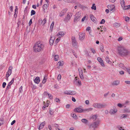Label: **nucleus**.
<instances>
[{
    "mask_svg": "<svg viewBox=\"0 0 130 130\" xmlns=\"http://www.w3.org/2000/svg\"><path fill=\"white\" fill-rule=\"evenodd\" d=\"M117 50L118 54L121 56H126L130 53L125 48L121 46L118 47Z\"/></svg>",
    "mask_w": 130,
    "mask_h": 130,
    "instance_id": "obj_1",
    "label": "nucleus"
},
{
    "mask_svg": "<svg viewBox=\"0 0 130 130\" xmlns=\"http://www.w3.org/2000/svg\"><path fill=\"white\" fill-rule=\"evenodd\" d=\"M44 45L42 43L37 42L34 45L33 49L36 52H39L43 50Z\"/></svg>",
    "mask_w": 130,
    "mask_h": 130,
    "instance_id": "obj_2",
    "label": "nucleus"
},
{
    "mask_svg": "<svg viewBox=\"0 0 130 130\" xmlns=\"http://www.w3.org/2000/svg\"><path fill=\"white\" fill-rule=\"evenodd\" d=\"M99 123L98 122H94L91 124L90 126V130H96L98 127Z\"/></svg>",
    "mask_w": 130,
    "mask_h": 130,
    "instance_id": "obj_3",
    "label": "nucleus"
},
{
    "mask_svg": "<svg viewBox=\"0 0 130 130\" xmlns=\"http://www.w3.org/2000/svg\"><path fill=\"white\" fill-rule=\"evenodd\" d=\"M106 106L105 104L98 103H94L93 105V107L98 108H103L105 107Z\"/></svg>",
    "mask_w": 130,
    "mask_h": 130,
    "instance_id": "obj_4",
    "label": "nucleus"
},
{
    "mask_svg": "<svg viewBox=\"0 0 130 130\" xmlns=\"http://www.w3.org/2000/svg\"><path fill=\"white\" fill-rule=\"evenodd\" d=\"M80 14L78 12L75 15L74 21L75 22L79 21L80 19Z\"/></svg>",
    "mask_w": 130,
    "mask_h": 130,
    "instance_id": "obj_5",
    "label": "nucleus"
},
{
    "mask_svg": "<svg viewBox=\"0 0 130 130\" xmlns=\"http://www.w3.org/2000/svg\"><path fill=\"white\" fill-rule=\"evenodd\" d=\"M64 93L67 95H74L76 93V92L74 91H71L69 90L68 91L66 90L64 92Z\"/></svg>",
    "mask_w": 130,
    "mask_h": 130,
    "instance_id": "obj_6",
    "label": "nucleus"
},
{
    "mask_svg": "<svg viewBox=\"0 0 130 130\" xmlns=\"http://www.w3.org/2000/svg\"><path fill=\"white\" fill-rule=\"evenodd\" d=\"M79 36V39L81 41H83L84 39L85 34V33L83 32H80L78 34Z\"/></svg>",
    "mask_w": 130,
    "mask_h": 130,
    "instance_id": "obj_7",
    "label": "nucleus"
},
{
    "mask_svg": "<svg viewBox=\"0 0 130 130\" xmlns=\"http://www.w3.org/2000/svg\"><path fill=\"white\" fill-rule=\"evenodd\" d=\"M72 41L73 46H76L77 44V42L76 41V39L74 36H73L72 37Z\"/></svg>",
    "mask_w": 130,
    "mask_h": 130,
    "instance_id": "obj_8",
    "label": "nucleus"
},
{
    "mask_svg": "<svg viewBox=\"0 0 130 130\" xmlns=\"http://www.w3.org/2000/svg\"><path fill=\"white\" fill-rule=\"evenodd\" d=\"M84 109L79 107L75 108L74 111L75 112L79 113H81L84 112Z\"/></svg>",
    "mask_w": 130,
    "mask_h": 130,
    "instance_id": "obj_9",
    "label": "nucleus"
},
{
    "mask_svg": "<svg viewBox=\"0 0 130 130\" xmlns=\"http://www.w3.org/2000/svg\"><path fill=\"white\" fill-rule=\"evenodd\" d=\"M117 111V110L115 107L113 108V109H111L109 111V112L111 114H114Z\"/></svg>",
    "mask_w": 130,
    "mask_h": 130,
    "instance_id": "obj_10",
    "label": "nucleus"
},
{
    "mask_svg": "<svg viewBox=\"0 0 130 130\" xmlns=\"http://www.w3.org/2000/svg\"><path fill=\"white\" fill-rule=\"evenodd\" d=\"M55 39V37L54 36L51 37L50 39V45H52L54 42V40Z\"/></svg>",
    "mask_w": 130,
    "mask_h": 130,
    "instance_id": "obj_11",
    "label": "nucleus"
},
{
    "mask_svg": "<svg viewBox=\"0 0 130 130\" xmlns=\"http://www.w3.org/2000/svg\"><path fill=\"white\" fill-rule=\"evenodd\" d=\"M67 10V9H65L61 11V12L59 14V16L60 17H62L65 14Z\"/></svg>",
    "mask_w": 130,
    "mask_h": 130,
    "instance_id": "obj_12",
    "label": "nucleus"
},
{
    "mask_svg": "<svg viewBox=\"0 0 130 130\" xmlns=\"http://www.w3.org/2000/svg\"><path fill=\"white\" fill-rule=\"evenodd\" d=\"M120 84V81L119 80H116L113 81L111 83V85L113 86H116Z\"/></svg>",
    "mask_w": 130,
    "mask_h": 130,
    "instance_id": "obj_13",
    "label": "nucleus"
},
{
    "mask_svg": "<svg viewBox=\"0 0 130 130\" xmlns=\"http://www.w3.org/2000/svg\"><path fill=\"white\" fill-rule=\"evenodd\" d=\"M45 121H44L41 123L40 124L39 127L38 128V129L39 130H40L42 129L44 127V126L45 125Z\"/></svg>",
    "mask_w": 130,
    "mask_h": 130,
    "instance_id": "obj_14",
    "label": "nucleus"
},
{
    "mask_svg": "<svg viewBox=\"0 0 130 130\" xmlns=\"http://www.w3.org/2000/svg\"><path fill=\"white\" fill-rule=\"evenodd\" d=\"M120 3L123 9L125 6V3L124 0H120Z\"/></svg>",
    "mask_w": 130,
    "mask_h": 130,
    "instance_id": "obj_15",
    "label": "nucleus"
},
{
    "mask_svg": "<svg viewBox=\"0 0 130 130\" xmlns=\"http://www.w3.org/2000/svg\"><path fill=\"white\" fill-rule=\"evenodd\" d=\"M34 81L35 83L37 84H39L40 82L39 77H36L35 79H34Z\"/></svg>",
    "mask_w": 130,
    "mask_h": 130,
    "instance_id": "obj_16",
    "label": "nucleus"
},
{
    "mask_svg": "<svg viewBox=\"0 0 130 130\" xmlns=\"http://www.w3.org/2000/svg\"><path fill=\"white\" fill-rule=\"evenodd\" d=\"M90 17L91 20L95 23L96 22V20H96L94 16L92 14H90Z\"/></svg>",
    "mask_w": 130,
    "mask_h": 130,
    "instance_id": "obj_17",
    "label": "nucleus"
},
{
    "mask_svg": "<svg viewBox=\"0 0 130 130\" xmlns=\"http://www.w3.org/2000/svg\"><path fill=\"white\" fill-rule=\"evenodd\" d=\"M72 15V13L69 12L67 14V15L66 18V19L68 20H69L70 19Z\"/></svg>",
    "mask_w": 130,
    "mask_h": 130,
    "instance_id": "obj_18",
    "label": "nucleus"
},
{
    "mask_svg": "<svg viewBox=\"0 0 130 130\" xmlns=\"http://www.w3.org/2000/svg\"><path fill=\"white\" fill-rule=\"evenodd\" d=\"M79 73H85L86 71V70L85 69H82L80 68L78 69Z\"/></svg>",
    "mask_w": 130,
    "mask_h": 130,
    "instance_id": "obj_19",
    "label": "nucleus"
},
{
    "mask_svg": "<svg viewBox=\"0 0 130 130\" xmlns=\"http://www.w3.org/2000/svg\"><path fill=\"white\" fill-rule=\"evenodd\" d=\"M119 66L120 67L124 70L127 69V68L124 66V64L122 63H120L119 64Z\"/></svg>",
    "mask_w": 130,
    "mask_h": 130,
    "instance_id": "obj_20",
    "label": "nucleus"
},
{
    "mask_svg": "<svg viewBox=\"0 0 130 130\" xmlns=\"http://www.w3.org/2000/svg\"><path fill=\"white\" fill-rule=\"evenodd\" d=\"M65 33L62 31H60L57 34V36H59V35L61 36V37L63 36L65 34Z\"/></svg>",
    "mask_w": 130,
    "mask_h": 130,
    "instance_id": "obj_21",
    "label": "nucleus"
},
{
    "mask_svg": "<svg viewBox=\"0 0 130 130\" xmlns=\"http://www.w3.org/2000/svg\"><path fill=\"white\" fill-rule=\"evenodd\" d=\"M128 115V114H123L120 116V118L121 119L126 118L127 117Z\"/></svg>",
    "mask_w": 130,
    "mask_h": 130,
    "instance_id": "obj_22",
    "label": "nucleus"
},
{
    "mask_svg": "<svg viewBox=\"0 0 130 130\" xmlns=\"http://www.w3.org/2000/svg\"><path fill=\"white\" fill-rule=\"evenodd\" d=\"M124 113H130V109L128 108H126L123 110Z\"/></svg>",
    "mask_w": 130,
    "mask_h": 130,
    "instance_id": "obj_23",
    "label": "nucleus"
},
{
    "mask_svg": "<svg viewBox=\"0 0 130 130\" xmlns=\"http://www.w3.org/2000/svg\"><path fill=\"white\" fill-rule=\"evenodd\" d=\"M64 64V62L62 61H59L57 63V65L59 66H62Z\"/></svg>",
    "mask_w": 130,
    "mask_h": 130,
    "instance_id": "obj_24",
    "label": "nucleus"
},
{
    "mask_svg": "<svg viewBox=\"0 0 130 130\" xmlns=\"http://www.w3.org/2000/svg\"><path fill=\"white\" fill-rule=\"evenodd\" d=\"M47 8V4H44L43 6V9L44 11L45 12H46L45 10Z\"/></svg>",
    "mask_w": 130,
    "mask_h": 130,
    "instance_id": "obj_25",
    "label": "nucleus"
},
{
    "mask_svg": "<svg viewBox=\"0 0 130 130\" xmlns=\"http://www.w3.org/2000/svg\"><path fill=\"white\" fill-rule=\"evenodd\" d=\"M106 62L110 64H111L112 63L111 61L109 60V59L108 57H106Z\"/></svg>",
    "mask_w": 130,
    "mask_h": 130,
    "instance_id": "obj_26",
    "label": "nucleus"
},
{
    "mask_svg": "<svg viewBox=\"0 0 130 130\" xmlns=\"http://www.w3.org/2000/svg\"><path fill=\"white\" fill-rule=\"evenodd\" d=\"M110 11L112 12H113V10H114V9H115V6L114 5H111L110 6Z\"/></svg>",
    "mask_w": 130,
    "mask_h": 130,
    "instance_id": "obj_27",
    "label": "nucleus"
},
{
    "mask_svg": "<svg viewBox=\"0 0 130 130\" xmlns=\"http://www.w3.org/2000/svg\"><path fill=\"white\" fill-rule=\"evenodd\" d=\"M117 106H118L119 107L121 108L123 107H126V106H124V104H122L120 103H119L117 104Z\"/></svg>",
    "mask_w": 130,
    "mask_h": 130,
    "instance_id": "obj_28",
    "label": "nucleus"
},
{
    "mask_svg": "<svg viewBox=\"0 0 130 130\" xmlns=\"http://www.w3.org/2000/svg\"><path fill=\"white\" fill-rule=\"evenodd\" d=\"M71 116L72 117L75 119H77V117L75 114L72 113L71 114Z\"/></svg>",
    "mask_w": 130,
    "mask_h": 130,
    "instance_id": "obj_29",
    "label": "nucleus"
},
{
    "mask_svg": "<svg viewBox=\"0 0 130 130\" xmlns=\"http://www.w3.org/2000/svg\"><path fill=\"white\" fill-rule=\"evenodd\" d=\"M12 67L11 66H10L8 70L7 73H11L12 70Z\"/></svg>",
    "mask_w": 130,
    "mask_h": 130,
    "instance_id": "obj_30",
    "label": "nucleus"
},
{
    "mask_svg": "<svg viewBox=\"0 0 130 130\" xmlns=\"http://www.w3.org/2000/svg\"><path fill=\"white\" fill-rule=\"evenodd\" d=\"M93 109L92 108H90L88 109H84V111H87L89 112L90 111H91L93 110Z\"/></svg>",
    "mask_w": 130,
    "mask_h": 130,
    "instance_id": "obj_31",
    "label": "nucleus"
},
{
    "mask_svg": "<svg viewBox=\"0 0 130 130\" xmlns=\"http://www.w3.org/2000/svg\"><path fill=\"white\" fill-rule=\"evenodd\" d=\"M113 25L116 27H118L120 26V24L119 23H115Z\"/></svg>",
    "mask_w": 130,
    "mask_h": 130,
    "instance_id": "obj_32",
    "label": "nucleus"
},
{
    "mask_svg": "<svg viewBox=\"0 0 130 130\" xmlns=\"http://www.w3.org/2000/svg\"><path fill=\"white\" fill-rule=\"evenodd\" d=\"M47 79V77L46 76H45L43 79L42 81L43 83L44 84L46 82V80Z\"/></svg>",
    "mask_w": 130,
    "mask_h": 130,
    "instance_id": "obj_33",
    "label": "nucleus"
},
{
    "mask_svg": "<svg viewBox=\"0 0 130 130\" xmlns=\"http://www.w3.org/2000/svg\"><path fill=\"white\" fill-rule=\"evenodd\" d=\"M91 8L92 9H94L95 10L96 9V7L95 6V4H92V6L91 7Z\"/></svg>",
    "mask_w": 130,
    "mask_h": 130,
    "instance_id": "obj_34",
    "label": "nucleus"
},
{
    "mask_svg": "<svg viewBox=\"0 0 130 130\" xmlns=\"http://www.w3.org/2000/svg\"><path fill=\"white\" fill-rule=\"evenodd\" d=\"M58 58L59 57L58 55H55L54 56V60L55 61H57L58 60Z\"/></svg>",
    "mask_w": 130,
    "mask_h": 130,
    "instance_id": "obj_35",
    "label": "nucleus"
},
{
    "mask_svg": "<svg viewBox=\"0 0 130 130\" xmlns=\"http://www.w3.org/2000/svg\"><path fill=\"white\" fill-rule=\"evenodd\" d=\"M81 121L82 122L85 123H87L88 122V121L85 119H83L81 120Z\"/></svg>",
    "mask_w": 130,
    "mask_h": 130,
    "instance_id": "obj_36",
    "label": "nucleus"
},
{
    "mask_svg": "<svg viewBox=\"0 0 130 130\" xmlns=\"http://www.w3.org/2000/svg\"><path fill=\"white\" fill-rule=\"evenodd\" d=\"M130 8V5L125 6V7L123 9L126 10L127 9H129Z\"/></svg>",
    "mask_w": 130,
    "mask_h": 130,
    "instance_id": "obj_37",
    "label": "nucleus"
},
{
    "mask_svg": "<svg viewBox=\"0 0 130 130\" xmlns=\"http://www.w3.org/2000/svg\"><path fill=\"white\" fill-rule=\"evenodd\" d=\"M100 49L101 50L102 52H104V47L103 45H101L100 46Z\"/></svg>",
    "mask_w": 130,
    "mask_h": 130,
    "instance_id": "obj_38",
    "label": "nucleus"
},
{
    "mask_svg": "<svg viewBox=\"0 0 130 130\" xmlns=\"http://www.w3.org/2000/svg\"><path fill=\"white\" fill-rule=\"evenodd\" d=\"M36 13L35 11L34 10H31V15H34Z\"/></svg>",
    "mask_w": 130,
    "mask_h": 130,
    "instance_id": "obj_39",
    "label": "nucleus"
},
{
    "mask_svg": "<svg viewBox=\"0 0 130 130\" xmlns=\"http://www.w3.org/2000/svg\"><path fill=\"white\" fill-rule=\"evenodd\" d=\"M46 18H44L42 22L43 25H44L46 22Z\"/></svg>",
    "mask_w": 130,
    "mask_h": 130,
    "instance_id": "obj_40",
    "label": "nucleus"
},
{
    "mask_svg": "<svg viewBox=\"0 0 130 130\" xmlns=\"http://www.w3.org/2000/svg\"><path fill=\"white\" fill-rule=\"evenodd\" d=\"M54 24V22L53 21L52 22V23L51 25V26H50V29H53V27Z\"/></svg>",
    "mask_w": 130,
    "mask_h": 130,
    "instance_id": "obj_41",
    "label": "nucleus"
},
{
    "mask_svg": "<svg viewBox=\"0 0 130 130\" xmlns=\"http://www.w3.org/2000/svg\"><path fill=\"white\" fill-rule=\"evenodd\" d=\"M97 60L100 63L103 61L102 58L100 57H98Z\"/></svg>",
    "mask_w": 130,
    "mask_h": 130,
    "instance_id": "obj_42",
    "label": "nucleus"
},
{
    "mask_svg": "<svg viewBox=\"0 0 130 130\" xmlns=\"http://www.w3.org/2000/svg\"><path fill=\"white\" fill-rule=\"evenodd\" d=\"M14 78H13L11 80L9 84H10L11 85L14 82Z\"/></svg>",
    "mask_w": 130,
    "mask_h": 130,
    "instance_id": "obj_43",
    "label": "nucleus"
},
{
    "mask_svg": "<svg viewBox=\"0 0 130 130\" xmlns=\"http://www.w3.org/2000/svg\"><path fill=\"white\" fill-rule=\"evenodd\" d=\"M4 123L3 120L0 119V126L3 124Z\"/></svg>",
    "mask_w": 130,
    "mask_h": 130,
    "instance_id": "obj_44",
    "label": "nucleus"
},
{
    "mask_svg": "<svg viewBox=\"0 0 130 130\" xmlns=\"http://www.w3.org/2000/svg\"><path fill=\"white\" fill-rule=\"evenodd\" d=\"M105 20L104 19H103L102 20L101 22H100V24H104L105 23Z\"/></svg>",
    "mask_w": 130,
    "mask_h": 130,
    "instance_id": "obj_45",
    "label": "nucleus"
},
{
    "mask_svg": "<svg viewBox=\"0 0 130 130\" xmlns=\"http://www.w3.org/2000/svg\"><path fill=\"white\" fill-rule=\"evenodd\" d=\"M61 75L59 74L58 76L57 77V79L58 80H60L61 78Z\"/></svg>",
    "mask_w": 130,
    "mask_h": 130,
    "instance_id": "obj_46",
    "label": "nucleus"
},
{
    "mask_svg": "<svg viewBox=\"0 0 130 130\" xmlns=\"http://www.w3.org/2000/svg\"><path fill=\"white\" fill-rule=\"evenodd\" d=\"M50 114L51 115H53V114L54 113V112L52 110L50 109Z\"/></svg>",
    "mask_w": 130,
    "mask_h": 130,
    "instance_id": "obj_47",
    "label": "nucleus"
},
{
    "mask_svg": "<svg viewBox=\"0 0 130 130\" xmlns=\"http://www.w3.org/2000/svg\"><path fill=\"white\" fill-rule=\"evenodd\" d=\"M55 101L56 102H59L60 101V100L58 98H56L55 99Z\"/></svg>",
    "mask_w": 130,
    "mask_h": 130,
    "instance_id": "obj_48",
    "label": "nucleus"
},
{
    "mask_svg": "<svg viewBox=\"0 0 130 130\" xmlns=\"http://www.w3.org/2000/svg\"><path fill=\"white\" fill-rule=\"evenodd\" d=\"M92 118L94 120H95L96 118V115L93 116L92 117Z\"/></svg>",
    "mask_w": 130,
    "mask_h": 130,
    "instance_id": "obj_49",
    "label": "nucleus"
},
{
    "mask_svg": "<svg viewBox=\"0 0 130 130\" xmlns=\"http://www.w3.org/2000/svg\"><path fill=\"white\" fill-rule=\"evenodd\" d=\"M11 85L10 84H9H9H8L7 86V88H6V89L7 90H8V89H9V88H10L11 87Z\"/></svg>",
    "mask_w": 130,
    "mask_h": 130,
    "instance_id": "obj_50",
    "label": "nucleus"
},
{
    "mask_svg": "<svg viewBox=\"0 0 130 130\" xmlns=\"http://www.w3.org/2000/svg\"><path fill=\"white\" fill-rule=\"evenodd\" d=\"M48 95L50 99H52L53 98V96L52 95L49 94H48Z\"/></svg>",
    "mask_w": 130,
    "mask_h": 130,
    "instance_id": "obj_51",
    "label": "nucleus"
},
{
    "mask_svg": "<svg viewBox=\"0 0 130 130\" xmlns=\"http://www.w3.org/2000/svg\"><path fill=\"white\" fill-rule=\"evenodd\" d=\"M79 74V76L80 77V78L81 79H83L84 78L83 77V75L82 74Z\"/></svg>",
    "mask_w": 130,
    "mask_h": 130,
    "instance_id": "obj_52",
    "label": "nucleus"
},
{
    "mask_svg": "<svg viewBox=\"0 0 130 130\" xmlns=\"http://www.w3.org/2000/svg\"><path fill=\"white\" fill-rule=\"evenodd\" d=\"M100 63L101 65L103 67H104L105 66V65L103 61H102L101 62H100Z\"/></svg>",
    "mask_w": 130,
    "mask_h": 130,
    "instance_id": "obj_53",
    "label": "nucleus"
},
{
    "mask_svg": "<svg viewBox=\"0 0 130 130\" xmlns=\"http://www.w3.org/2000/svg\"><path fill=\"white\" fill-rule=\"evenodd\" d=\"M125 21H129V18L128 17H126L125 18Z\"/></svg>",
    "mask_w": 130,
    "mask_h": 130,
    "instance_id": "obj_54",
    "label": "nucleus"
},
{
    "mask_svg": "<svg viewBox=\"0 0 130 130\" xmlns=\"http://www.w3.org/2000/svg\"><path fill=\"white\" fill-rule=\"evenodd\" d=\"M6 85V83H5V82L3 83V85H2V86H3V88H5Z\"/></svg>",
    "mask_w": 130,
    "mask_h": 130,
    "instance_id": "obj_55",
    "label": "nucleus"
},
{
    "mask_svg": "<svg viewBox=\"0 0 130 130\" xmlns=\"http://www.w3.org/2000/svg\"><path fill=\"white\" fill-rule=\"evenodd\" d=\"M72 52L73 54L74 55V56H75V57L76 58H77L78 57L77 54L74 53V51H73Z\"/></svg>",
    "mask_w": 130,
    "mask_h": 130,
    "instance_id": "obj_56",
    "label": "nucleus"
},
{
    "mask_svg": "<svg viewBox=\"0 0 130 130\" xmlns=\"http://www.w3.org/2000/svg\"><path fill=\"white\" fill-rule=\"evenodd\" d=\"M32 19H30L29 23V25H30L32 23Z\"/></svg>",
    "mask_w": 130,
    "mask_h": 130,
    "instance_id": "obj_57",
    "label": "nucleus"
},
{
    "mask_svg": "<svg viewBox=\"0 0 130 130\" xmlns=\"http://www.w3.org/2000/svg\"><path fill=\"white\" fill-rule=\"evenodd\" d=\"M49 105V102L48 101H47V103L45 104V105L47 106V107H48Z\"/></svg>",
    "mask_w": 130,
    "mask_h": 130,
    "instance_id": "obj_58",
    "label": "nucleus"
},
{
    "mask_svg": "<svg viewBox=\"0 0 130 130\" xmlns=\"http://www.w3.org/2000/svg\"><path fill=\"white\" fill-rule=\"evenodd\" d=\"M23 87L22 86H21L19 89V91L20 92H21L22 91Z\"/></svg>",
    "mask_w": 130,
    "mask_h": 130,
    "instance_id": "obj_59",
    "label": "nucleus"
},
{
    "mask_svg": "<svg viewBox=\"0 0 130 130\" xmlns=\"http://www.w3.org/2000/svg\"><path fill=\"white\" fill-rule=\"evenodd\" d=\"M63 1L65 2H67V3H70L71 2L70 0H63Z\"/></svg>",
    "mask_w": 130,
    "mask_h": 130,
    "instance_id": "obj_60",
    "label": "nucleus"
},
{
    "mask_svg": "<svg viewBox=\"0 0 130 130\" xmlns=\"http://www.w3.org/2000/svg\"><path fill=\"white\" fill-rule=\"evenodd\" d=\"M85 103L86 104H88L89 103V101L88 100H86L85 101Z\"/></svg>",
    "mask_w": 130,
    "mask_h": 130,
    "instance_id": "obj_61",
    "label": "nucleus"
},
{
    "mask_svg": "<svg viewBox=\"0 0 130 130\" xmlns=\"http://www.w3.org/2000/svg\"><path fill=\"white\" fill-rule=\"evenodd\" d=\"M15 120H13L11 122V125H13L15 123Z\"/></svg>",
    "mask_w": 130,
    "mask_h": 130,
    "instance_id": "obj_62",
    "label": "nucleus"
},
{
    "mask_svg": "<svg viewBox=\"0 0 130 130\" xmlns=\"http://www.w3.org/2000/svg\"><path fill=\"white\" fill-rule=\"evenodd\" d=\"M77 82L79 85H81V83L80 81V80H78Z\"/></svg>",
    "mask_w": 130,
    "mask_h": 130,
    "instance_id": "obj_63",
    "label": "nucleus"
},
{
    "mask_svg": "<svg viewBox=\"0 0 130 130\" xmlns=\"http://www.w3.org/2000/svg\"><path fill=\"white\" fill-rule=\"evenodd\" d=\"M91 27H87L86 29V30H89L90 29Z\"/></svg>",
    "mask_w": 130,
    "mask_h": 130,
    "instance_id": "obj_64",
    "label": "nucleus"
}]
</instances>
